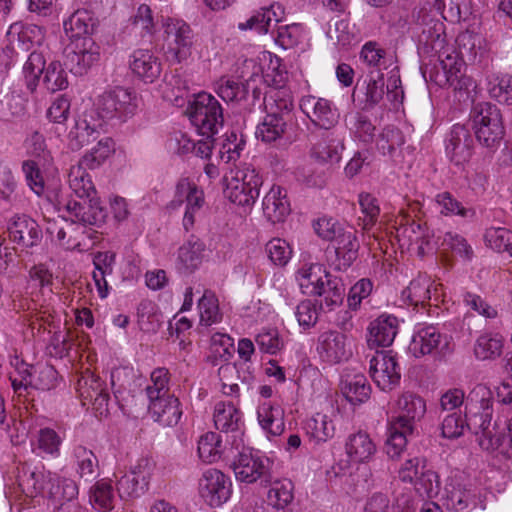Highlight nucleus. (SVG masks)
<instances>
[{"mask_svg":"<svg viewBox=\"0 0 512 512\" xmlns=\"http://www.w3.org/2000/svg\"><path fill=\"white\" fill-rule=\"evenodd\" d=\"M154 470V463L141 458L117 481V490L121 499L141 496L148 489L149 481Z\"/></svg>","mask_w":512,"mask_h":512,"instance_id":"obj_14","label":"nucleus"},{"mask_svg":"<svg viewBox=\"0 0 512 512\" xmlns=\"http://www.w3.org/2000/svg\"><path fill=\"white\" fill-rule=\"evenodd\" d=\"M9 237L25 247H32L41 239V230L35 220L27 215H15L8 224Z\"/></svg>","mask_w":512,"mask_h":512,"instance_id":"obj_27","label":"nucleus"},{"mask_svg":"<svg viewBox=\"0 0 512 512\" xmlns=\"http://www.w3.org/2000/svg\"><path fill=\"white\" fill-rule=\"evenodd\" d=\"M59 205L63 206L70 217H74L88 228L102 225L107 217V212L101 206L98 197L83 200L70 199L63 204L59 202Z\"/></svg>","mask_w":512,"mask_h":512,"instance_id":"obj_18","label":"nucleus"},{"mask_svg":"<svg viewBox=\"0 0 512 512\" xmlns=\"http://www.w3.org/2000/svg\"><path fill=\"white\" fill-rule=\"evenodd\" d=\"M360 244L352 228L345 229L326 250L331 267L338 271L347 270L358 257Z\"/></svg>","mask_w":512,"mask_h":512,"instance_id":"obj_13","label":"nucleus"},{"mask_svg":"<svg viewBox=\"0 0 512 512\" xmlns=\"http://www.w3.org/2000/svg\"><path fill=\"white\" fill-rule=\"evenodd\" d=\"M113 151V140L109 137L102 138L98 141L96 146L81 158L79 163L91 170L99 168Z\"/></svg>","mask_w":512,"mask_h":512,"instance_id":"obj_55","label":"nucleus"},{"mask_svg":"<svg viewBox=\"0 0 512 512\" xmlns=\"http://www.w3.org/2000/svg\"><path fill=\"white\" fill-rule=\"evenodd\" d=\"M282 9L278 4H272L269 7L261 8L255 11L245 22L238 24V29L254 30L259 34H266L269 31L271 22L275 20L280 21Z\"/></svg>","mask_w":512,"mask_h":512,"instance_id":"obj_33","label":"nucleus"},{"mask_svg":"<svg viewBox=\"0 0 512 512\" xmlns=\"http://www.w3.org/2000/svg\"><path fill=\"white\" fill-rule=\"evenodd\" d=\"M405 143L402 131L395 126L383 128L377 139V149L383 155L392 156Z\"/></svg>","mask_w":512,"mask_h":512,"instance_id":"obj_58","label":"nucleus"},{"mask_svg":"<svg viewBox=\"0 0 512 512\" xmlns=\"http://www.w3.org/2000/svg\"><path fill=\"white\" fill-rule=\"evenodd\" d=\"M399 414L390 421L386 440V453L394 459L401 455L407 445V437L412 435L415 424L426 412V403L418 395L406 392L397 401Z\"/></svg>","mask_w":512,"mask_h":512,"instance_id":"obj_2","label":"nucleus"},{"mask_svg":"<svg viewBox=\"0 0 512 512\" xmlns=\"http://www.w3.org/2000/svg\"><path fill=\"white\" fill-rule=\"evenodd\" d=\"M113 489L105 480L97 481L90 490L89 500L94 508L106 512L113 508Z\"/></svg>","mask_w":512,"mask_h":512,"instance_id":"obj_62","label":"nucleus"},{"mask_svg":"<svg viewBox=\"0 0 512 512\" xmlns=\"http://www.w3.org/2000/svg\"><path fill=\"white\" fill-rule=\"evenodd\" d=\"M489 96L500 104L512 105V75L491 73L486 77Z\"/></svg>","mask_w":512,"mask_h":512,"instance_id":"obj_42","label":"nucleus"},{"mask_svg":"<svg viewBox=\"0 0 512 512\" xmlns=\"http://www.w3.org/2000/svg\"><path fill=\"white\" fill-rule=\"evenodd\" d=\"M254 80L240 81L227 76L220 77L214 84V91L225 102L240 103L246 100L252 90L253 103L260 98L261 90L252 86Z\"/></svg>","mask_w":512,"mask_h":512,"instance_id":"obj_21","label":"nucleus"},{"mask_svg":"<svg viewBox=\"0 0 512 512\" xmlns=\"http://www.w3.org/2000/svg\"><path fill=\"white\" fill-rule=\"evenodd\" d=\"M213 419L215 427L221 432L235 433V435H233L234 442L236 438L242 434L241 412L232 403H217L214 408Z\"/></svg>","mask_w":512,"mask_h":512,"instance_id":"obj_31","label":"nucleus"},{"mask_svg":"<svg viewBox=\"0 0 512 512\" xmlns=\"http://www.w3.org/2000/svg\"><path fill=\"white\" fill-rule=\"evenodd\" d=\"M46 60L42 53L33 51L30 53L23 66V73L27 88L34 92L38 86L40 76L46 68Z\"/></svg>","mask_w":512,"mask_h":512,"instance_id":"obj_57","label":"nucleus"},{"mask_svg":"<svg viewBox=\"0 0 512 512\" xmlns=\"http://www.w3.org/2000/svg\"><path fill=\"white\" fill-rule=\"evenodd\" d=\"M204 245L199 241L188 242L178 251L179 269L185 273H192L202 263Z\"/></svg>","mask_w":512,"mask_h":512,"instance_id":"obj_53","label":"nucleus"},{"mask_svg":"<svg viewBox=\"0 0 512 512\" xmlns=\"http://www.w3.org/2000/svg\"><path fill=\"white\" fill-rule=\"evenodd\" d=\"M129 66L132 73L145 83L155 82L161 75L162 63L149 49H137L131 56Z\"/></svg>","mask_w":512,"mask_h":512,"instance_id":"obj_22","label":"nucleus"},{"mask_svg":"<svg viewBox=\"0 0 512 512\" xmlns=\"http://www.w3.org/2000/svg\"><path fill=\"white\" fill-rule=\"evenodd\" d=\"M346 125L351 133L363 143H371L375 136V125L362 112H351L346 116Z\"/></svg>","mask_w":512,"mask_h":512,"instance_id":"obj_51","label":"nucleus"},{"mask_svg":"<svg viewBox=\"0 0 512 512\" xmlns=\"http://www.w3.org/2000/svg\"><path fill=\"white\" fill-rule=\"evenodd\" d=\"M471 117L478 142L491 151L496 150L505 133L498 107L490 102L477 103L472 109Z\"/></svg>","mask_w":512,"mask_h":512,"instance_id":"obj_4","label":"nucleus"},{"mask_svg":"<svg viewBox=\"0 0 512 512\" xmlns=\"http://www.w3.org/2000/svg\"><path fill=\"white\" fill-rule=\"evenodd\" d=\"M489 247L498 252H507L512 257V231L503 227H490L484 235Z\"/></svg>","mask_w":512,"mask_h":512,"instance_id":"obj_64","label":"nucleus"},{"mask_svg":"<svg viewBox=\"0 0 512 512\" xmlns=\"http://www.w3.org/2000/svg\"><path fill=\"white\" fill-rule=\"evenodd\" d=\"M443 342L444 345L447 344L446 337L440 333L437 327L418 325L410 342L409 350L415 357L431 355L439 349Z\"/></svg>","mask_w":512,"mask_h":512,"instance_id":"obj_24","label":"nucleus"},{"mask_svg":"<svg viewBox=\"0 0 512 512\" xmlns=\"http://www.w3.org/2000/svg\"><path fill=\"white\" fill-rule=\"evenodd\" d=\"M344 150L343 139L330 133L314 144L311 156L320 162L338 163Z\"/></svg>","mask_w":512,"mask_h":512,"instance_id":"obj_34","label":"nucleus"},{"mask_svg":"<svg viewBox=\"0 0 512 512\" xmlns=\"http://www.w3.org/2000/svg\"><path fill=\"white\" fill-rule=\"evenodd\" d=\"M262 485L270 486L267 500L276 509L283 510L294 498V485L288 479L279 480L272 477L271 483H262Z\"/></svg>","mask_w":512,"mask_h":512,"instance_id":"obj_49","label":"nucleus"},{"mask_svg":"<svg viewBox=\"0 0 512 512\" xmlns=\"http://www.w3.org/2000/svg\"><path fill=\"white\" fill-rule=\"evenodd\" d=\"M341 392L351 404H360L369 398L371 387L363 374H347L341 381Z\"/></svg>","mask_w":512,"mask_h":512,"instance_id":"obj_35","label":"nucleus"},{"mask_svg":"<svg viewBox=\"0 0 512 512\" xmlns=\"http://www.w3.org/2000/svg\"><path fill=\"white\" fill-rule=\"evenodd\" d=\"M150 378L152 384L145 389L149 402L170 395L168 393L170 372L167 368L158 367L154 369Z\"/></svg>","mask_w":512,"mask_h":512,"instance_id":"obj_63","label":"nucleus"},{"mask_svg":"<svg viewBox=\"0 0 512 512\" xmlns=\"http://www.w3.org/2000/svg\"><path fill=\"white\" fill-rule=\"evenodd\" d=\"M287 130V120L276 112H268L257 126L256 136L263 142L272 143L280 140Z\"/></svg>","mask_w":512,"mask_h":512,"instance_id":"obj_44","label":"nucleus"},{"mask_svg":"<svg viewBox=\"0 0 512 512\" xmlns=\"http://www.w3.org/2000/svg\"><path fill=\"white\" fill-rule=\"evenodd\" d=\"M398 327L399 322L394 315L381 314L369 324L368 345L371 348L390 346L398 333Z\"/></svg>","mask_w":512,"mask_h":512,"instance_id":"obj_25","label":"nucleus"},{"mask_svg":"<svg viewBox=\"0 0 512 512\" xmlns=\"http://www.w3.org/2000/svg\"><path fill=\"white\" fill-rule=\"evenodd\" d=\"M47 234L61 247L68 250H82L92 243L94 231L71 217L70 220L48 221Z\"/></svg>","mask_w":512,"mask_h":512,"instance_id":"obj_7","label":"nucleus"},{"mask_svg":"<svg viewBox=\"0 0 512 512\" xmlns=\"http://www.w3.org/2000/svg\"><path fill=\"white\" fill-rule=\"evenodd\" d=\"M149 412L153 420L164 427L177 425L182 416L179 399L174 395L150 401Z\"/></svg>","mask_w":512,"mask_h":512,"instance_id":"obj_28","label":"nucleus"},{"mask_svg":"<svg viewBox=\"0 0 512 512\" xmlns=\"http://www.w3.org/2000/svg\"><path fill=\"white\" fill-rule=\"evenodd\" d=\"M369 373L374 383L383 391L395 388L401 378L400 367L391 351H377L370 360Z\"/></svg>","mask_w":512,"mask_h":512,"instance_id":"obj_16","label":"nucleus"},{"mask_svg":"<svg viewBox=\"0 0 512 512\" xmlns=\"http://www.w3.org/2000/svg\"><path fill=\"white\" fill-rule=\"evenodd\" d=\"M42 83L52 93L68 87L67 73L59 61H52L47 65L43 72Z\"/></svg>","mask_w":512,"mask_h":512,"instance_id":"obj_60","label":"nucleus"},{"mask_svg":"<svg viewBox=\"0 0 512 512\" xmlns=\"http://www.w3.org/2000/svg\"><path fill=\"white\" fill-rule=\"evenodd\" d=\"M324 278L316 295L322 297L320 309L332 311L343 303L345 286L341 278L329 272H324Z\"/></svg>","mask_w":512,"mask_h":512,"instance_id":"obj_30","label":"nucleus"},{"mask_svg":"<svg viewBox=\"0 0 512 512\" xmlns=\"http://www.w3.org/2000/svg\"><path fill=\"white\" fill-rule=\"evenodd\" d=\"M186 114L203 137H214L224 125L222 105L212 94L206 92L194 95L193 100L189 101Z\"/></svg>","mask_w":512,"mask_h":512,"instance_id":"obj_3","label":"nucleus"},{"mask_svg":"<svg viewBox=\"0 0 512 512\" xmlns=\"http://www.w3.org/2000/svg\"><path fill=\"white\" fill-rule=\"evenodd\" d=\"M114 264L115 254L110 251L97 252L93 257L94 271L92 278L101 298H105L108 295L106 276L113 273Z\"/></svg>","mask_w":512,"mask_h":512,"instance_id":"obj_37","label":"nucleus"},{"mask_svg":"<svg viewBox=\"0 0 512 512\" xmlns=\"http://www.w3.org/2000/svg\"><path fill=\"white\" fill-rule=\"evenodd\" d=\"M47 472L44 470L31 469L29 466H22L18 474V484L22 491L30 497L37 496L45 489L48 490Z\"/></svg>","mask_w":512,"mask_h":512,"instance_id":"obj_41","label":"nucleus"},{"mask_svg":"<svg viewBox=\"0 0 512 512\" xmlns=\"http://www.w3.org/2000/svg\"><path fill=\"white\" fill-rule=\"evenodd\" d=\"M48 494L56 503L75 501L78 495V486L68 478H61L55 473L47 472Z\"/></svg>","mask_w":512,"mask_h":512,"instance_id":"obj_47","label":"nucleus"},{"mask_svg":"<svg viewBox=\"0 0 512 512\" xmlns=\"http://www.w3.org/2000/svg\"><path fill=\"white\" fill-rule=\"evenodd\" d=\"M182 203L186 204L183 225L189 230L195 223L196 215L205 204L204 192L195 183L187 178L179 180L176 185L175 198L171 206L176 208Z\"/></svg>","mask_w":512,"mask_h":512,"instance_id":"obj_15","label":"nucleus"},{"mask_svg":"<svg viewBox=\"0 0 512 512\" xmlns=\"http://www.w3.org/2000/svg\"><path fill=\"white\" fill-rule=\"evenodd\" d=\"M345 450L351 461L365 463L373 457L377 448L368 433L359 431L348 437Z\"/></svg>","mask_w":512,"mask_h":512,"instance_id":"obj_32","label":"nucleus"},{"mask_svg":"<svg viewBox=\"0 0 512 512\" xmlns=\"http://www.w3.org/2000/svg\"><path fill=\"white\" fill-rule=\"evenodd\" d=\"M101 122L90 123L86 117L78 119L75 126L69 132V145L73 150H79L84 145L96 140L99 137Z\"/></svg>","mask_w":512,"mask_h":512,"instance_id":"obj_48","label":"nucleus"},{"mask_svg":"<svg viewBox=\"0 0 512 512\" xmlns=\"http://www.w3.org/2000/svg\"><path fill=\"white\" fill-rule=\"evenodd\" d=\"M470 399L478 404L479 411L470 418L468 426L477 435L479 446L504 460H512V417L506 423V432L497 430V421L491 423L492 392L485 385H477L470 393Z\"/></svg>","mask_w":512,"mask_h":512,"instance_id":"obj_1","label":"nucleus"},{"mask_svg":"<svg viewBox=\"0 0 512 512\" xmlns=\"http://www.w3.org/2000/svg\"><path fill=\"white\" fill-rule=\"evenodd\" d=\"M262 205L265 217L274 224L283 222L291 211L286 190L278 185L271 187Z\"/></svg>","mask_w":512,"mask_h":512,"instance_id":"obj_29","label":"nucleus"},{"mask_svg":"<svg viewBox=\"0 0 512 512\" xmlns=\"http://www.w3.org/2000/svg\"><path fill=\"white\" fill-rule=\"evenodd\" d=\"M433 284L426 275H420L413 279L409 286L402 291V298L412 305H423L431 299Z\"/></svg>","mask_w":512,"mask_h":512,"instance_id":"obj_52","label":"nucleus"},{"mask_svg":"<svg viewBox=\"0 0 512 512\" xmlns=\"http://www.w3.org/2000/svg\"><path fill=\"white\" fill-rule=\"evenodd\" d=\"M225 197L239 206H250L259 196L262 179L254 169L238 171L236 176L226 178Z\"/></svg>","mask_w":512,"mask_h":512,"instance_id":"obj_8","label":"nucleus"},{"mask_svg":"<svg viewBox=\"0 0 512 512\" xmlns=\"http://www.w3.org/2000/svg\"><path fill=\"white\" fill-rule=\"evenodd\" d=\"M358 202L364 215L363 218H359V225L364 230H370L380 215L378 199L370 193L362 192L358 196Z\"/></svg>","mask_w":512,"mask_h":512,"instance_id":"obj_61","label":"nucleus"},{"mask_svg":"<svg viewBox=\"0 0 512 512\" xmlns=\"http://www.w3.org/2000/svg\"><path fill=\"white\" fill-rule=\"evenodd\" d=\"M301 108L310 121L321 129L329 130L339 121L338 109L327 99L307 96L302 99Z\"/></svg>","mask_w":512,"mask_h":512,"instance_id":"obj_20","label":"nucleus"},{"mask_svg":"<svg viewBox=\"0 0 512 512\" xmlns=\"http://www.w3.org/2000/svg\"><path fill=\"white\" fill-rule=\"evenodd\" d=\"M362 87L356 86V91H362L365 99L363 109H372L378 105L384 98L385 94V81L383 74H378L377 78L370 77Z\"/></svg>","mask_w":512,"mask_h":512,"instance_id":"obj_56","label":"nucleus"},{"mask_svg":"<svg viewBox=\"0 0 512 512\" xmlns=\"http://www.w3.org/2000/svg\"><path fill=\"white\" fill-rule=\"evenodd\" d=\"M138 108L135 92L122 86L104 91L95 102V111L102 120L126 122Z\"/></svg>","mask_w":512,"mask_h":512,"instance_id":"obj_6","label":"nucleus"},{"mask_svg":"<svg viewBox=\"0 0 512 512\" xmlns=\"http://www.w3.org/2000/svg\"><path fill=\"white\" fill-rule=\"evenodd\" d=\"M198 490L206 504L219 507L230 498L232 483L223 472L210 468L204 471L199 479Z\"/></svg>","mask_w":512,"mask_h":512,"instance_id":"obj_12","label":"nucleus"},{"mask_svg":"<svg viewBox=\"0 0 512 512\" xmlns=\"http://www.w3.org/2000/svg\"><path fill=\"white\" fill-rule=\"evenodd\" d=\"M445 491V505L449 510L463 512L485 508L481 490L476 487L450 483Z\"/></svg>","mask_w":512,"mask_h":512,"instance_id":"obj_19","label":"nucleus"},{"mask_svg":"<svg viewBox=\"0 0 512 512\" xmlns=\"http://www.w3.org/2000/svg\"><path fill=\"white\" fill-rule=\"evenodd\" d=\"M324 270L318 264L304 265L297 271L296 279L303 294L316 295L324 278Z\"/></svg>","mask_w":512,"mask_h":512,"instance_id":"obj_50","label":"nucleus"},{"mask_svg":"<svg viewBox=\"0 0 512 512\" xmlns=\"http://www.w3.org/2000/svg\"><path fill=\"white\" fill-rule=\"evenodd\" d=\"M456 42L462 60L471 64L480 62L486 53L484 39L478 34L466 31L457 37Z\"/></svg>","mask_w":512,"mask_h":512,"instance_id":"obj_40","label":"nucleus"},{"mask_svg":"<svg viewBox=\"0 0 512 512\" xmlns=\"http://www.w3.org/2000/svg\"><path fill=\"white\" fill-rule=\"evenodd\" d=\"M261 427L272 436H279L285 429L284 410L271 402L262 403L257 410Z\"/></svg>","mask_w":512,"mask_h":512,"instance_id":"obj_36","label":"nucleus"},{"mask_svg":"<svg viewBox=\"0 0 512 512\" xmlns=\"http://www.w3.org/2000/svg\"><path fill=\"white\" fill-rule=\"evenodd\" d=\"M232 457L230 468L233 470L236 480L251 484L260 480L262 483H271V469L273 462L260 451L251 448H242Z\"/></svg>","mask_w":512,"mask_h":512,"instance_id":"obj_5","label":"nucleus"},{"mask_svg":"<svg viewBox=\"0 0 512 512\" xmlns=\"http://www.w3.org/2000/svg\"><path fill=\"white\" fill-rule=\"evenodd\" d=\"M65 65L74 75H83L99 61L100 48L91 37L73 40L65 48Z\"/></svg>","mask_w":512,"mask_h":512,"instance_id":"obj_10","label":"nucleus"},{"mask_svg":"<svg viewBox=\"0 0 512 512\" xmlns=\"http://www.w3.org/2000/svg\"><path fill=\"white\" fill-rule=\"evenodd\" d=\"M397 233L400 241H403L402 245H407L408 249L415 251L421 258L433 250L430 231L420 222L408 221L398 229Z\"/></svg>","mask_w":512,"mask_h":512,"instance_id":"obj_23","label":"nucleus"},{"mask_svg":"<svg viewBox=\"0 0 512 512\" xmlns=\"http://www.w3.org/2000/svg\"><path fill=\"white\" fill-rule=\"evenodd\" d=\"M200 314V324L211 326L222 321V313L219 309V302L215 293L211 290H205L198 301Z\"/></svg>","mask_w":512,"mask_h":512,"instance_id":"obj_54","label":"nucleus"},{"mask_svg":"<svg viewBox=\"0 0 512 512\" xmlns=\"http://www.w3.org/2000/svg\"><path fill=\"white\" fill-rule=\"evenodd\" d=\"M164 33L167 40V54L173 61L181 63L192 54L193 31L181 19L167 18L163 22Z\"/></svg>","mask_w":512,"mask_h":512,"instance_id":"obj_9","label":"nucleus"},{"mask_svg":"<svg viewBox=\"0 0 512 512\" xmlns=\"http://www.w3.org/2000/svg\"><path fill=\"white\" fill-rule=\"evenodd\" d=\"M445 152L457 166L468 162L473 154V138L467 127L455 124L446 136Z\"/></svg>","mask_w":512,"mask_h":512,"instance_id":"obj_17","label":"nucleus"},{"mask_svg":"<svg viewBox=\"0 0 512 512\" xmlns=\"http://www.w3.org/2000/svg\"><path fill=\"white\" fill-rule=\"evenodd\" d=\"M73 457L77 465V473L81 478L88 480L95 477L98 459L92 450L83 445H77L73 449Z\"/></svg>","mask_w":512,"mask_h":512,"instance_id":"obj_59","label":"nucleus"},{"mask_svg":"<svg viewBox=\"0 0 512 512\" xmlns=\"http://www.w3.org/2000/svg\"><path fill=\"white\" fill-rule=\"evenodd\" d=\"M222 442L219 434L207 432L198 441L199 457L207 463H213L222 456L229 458L233 454V447L227 449L223 447Z\"/></svg>","mask_w":512,"mask_h":512,"instance_id":"obj_38","label":"nucleus"},{"mask_svg":"<svg viewBox=\"0 0 512 512\" xmlns=\"http://www.w3.org/2000/svg\"><path fill=\"white\" fill-rule=\"evenodd\" d=\"M7 37L14 48L27 52L35 46H40L44 41L45 34L40 26L34 24L24 25L17 22L10 25Z\"/></svg>","mask_w":512,"mask_h":512,"instance_id":"obj_26","label":"nucleus"},{"mask_svg":"<svg viewBox=\"0 0 512 512\" xmlns=\"http://www.w3.org/2000/svg\"><path fill=\"white\" fill-rule=\"evenodd\" d=\"M504 337L496 332L480 334L474 344V355L478 360H494L501 356Z\"/></svg>","mask_w":512,"mask_h":512,"instance_id":"obj_39","label":"nucleus"},{"mask_svg":"<svg viewBox=\"0 0 512 512\" xmlns=\"http://www.w3.org/2000/svg\"><path fill=\"white\" fill-rule=\"evenodd\" d=\"M305 429L309 441L314 445L327 442L335 433L332 420L327 415L320 413L307 420Z\"/></svg>","mask_w":512,"mask_h":512,"instance_id":"obj_46","label":"nucleus"},{"mask_svg":"<svg viewBox=\"0 0 512 512\" xmlns=\"http://www.w3.org/2000/svg\"><path fill=\"white\" fill-rule=\"evenodd\" d=\"M82 164L71 167L68 174L69 187L78 200L88 199L96 196V190L90 175Z\"/></svg>","mask_w":512,"mask_h":512,"instance_id":"obj_45","label":"nucleus"},{"mask_svg":"<svg viewBox=\"0 0 512 512\" xmlns=\"http://www.w3.org/2000/svg\"><path fill=\"white\" fill-rule=\"evenodd\" d=\"M316 351L321 361L331 365L347 361L353 354L350 338L336 330H327L318 336Z\"/></svg>","mask_w":512,"mask_h":512,"instance_id":"obj_11","label":"nucleus"},{"mask_svg":"<svg viewBox=\"0 0 512 512\" xmlns=\"http://www.w3.org/2000/svg\"><path fill=\"white\" fill-rule=\"evenodd\" d=\"M65 34L73 40H82L93 32L94 20L87 10H77L63 23Z\"/></svg>","mask_w":512,"mask_h":512,"instance_id":"obj_43","label":"nucleus"}]
</instances>
